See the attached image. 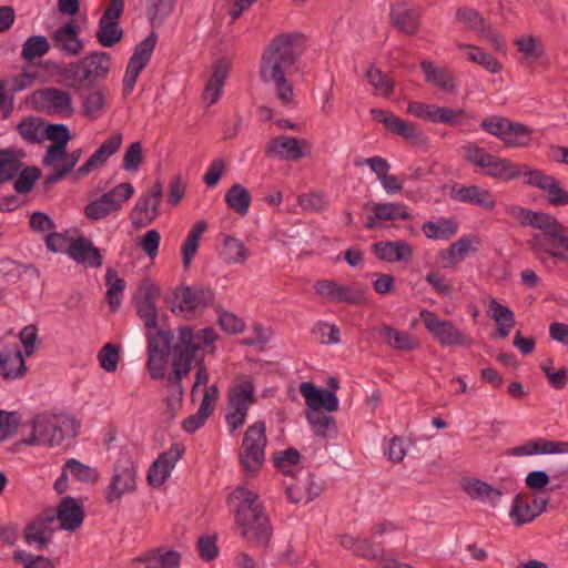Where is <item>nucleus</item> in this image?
I'll return each mask as SVG.
<instances>
[{"label":"nucleus","mask_w":568,"mask_h":568,"mask_svg":"<svg viewBox=\"0 0 568 568\" xmlns=\"http://www.w3.org/2000/svg\"><path fill=\"white\" fill-rule=\"evenodd\" d=\"M531 132L525 124L509 121L501 141L513 148L526 146L531 140Z\"/></svg>","instance_id":"obj_45"},{"label":"nucleus","mask_w":568,"mask_h":568,"mask_svg":"<svg viewBox=\"0 0 568 568\" xmlns=\"http://www.w3.org/2000/svg\"><path fill=\"white\" fill-rule=\"evenodd\" d=\"M123 143V135L119 132L111 134L94 153L78 169L79 176H85L97 168L103 165L115 154Z\"/></svg>","instance_id":"obj_24"},{"label":"nucleus","mask_w":568,"mask_h":568,"mask_svg":"<svg viewBox=\"0 0 568 568\" xmlns=\"http://www.w3.org/2000/svg\"><path fill=\"white\" fill-rule=\"evenodd\" d=\"M160 295V288L150 280H143L134 294L136 313L146 328L158 326V308L155 300Z\"/></svg>","instance_id":"obj_17"},{"label":"nucleus","mask_w":568,"mask_h":568,"mask_svg":"<svg viewBox=\"0 0 568 568\" xmlns=\"http://www.w3.org/2000/svg\"><path fill=\"white\" fill-rule=\"evenodd\" d=\"M13 559L22 564L24 568H54L49 558L44 556H34L23 550L14 552Z\"/></svg>","instance_id":"obj_64"},{"label":"nucleus","mask_w":568,"mask_h":568,"mask_svg":"<svg viewBox=\"0 0 568 568\" xmlns=\"http://www.w3.org/2000/svg\"><path fill=\"white\" fill-rule=\"evenodd\" d=\"M105 100L106 97L104 90L97 89L91 91L82 101L84 115L93 120L98 119L105 106Z\"/></svg>","instance_id":"obj_53"},{"label":"nucleus","mask_w":568,"mask_h":568,"mask_svg":"<svg viewBox=\"0 0 568 568\" xmlns=\"http://www.w3.org/2000/svg\"><path fill=\"white\" fill-rule=\"evenodd\" d=\"M255 387L252 382L244 381L229 390V408L225 419L231 432L244 425L251 405L255 403Z\"/></svg>","instance_id":"obj_12"},{"label":"nucleus","mask_w":568,"mask_h":568,"mask_svg":"<svg viewBox=\"0 0 568 568\" xmlns=\"http://www.w3.org/2000/svg\"><path fill=\"white\" fill-rule=\"evenodd\" d=\"M52 42L65 57H77L83 51V41L78 36V27L73 23H67L58 28L53 36Z\"/></svg>","instance_id":"obj_28"},{"label":"nucleus","mask_w":568,"mask_h":568,"mask_svg":"<svg viewBox=\"0 0 568 568\" xmlns=\"http://www.w3.org/2000/svg\"><path fill=\"white\" fill-rule=\"evenodd\" d=\"M148 369L152 378L164 376L172 346L173 333L170 329H158L148 336Z\"/></svg>","instance_id":"obj_11"},{"label":"nucleus","mask_w":568,"mask_h":568,"mask_svg":"<svg viewBox=\"0 0 568 568\" xmlns=\"http://www.w3.org/2000/svg\"><path fill=\"white\" fill-rule=\"evenodd\" d=\"M111 69V57L108 52L95 51L80 61L70 62L61 70L67 87L81 90L95 87L103 81Z\"/></svg>","instance_id":"obj_5"},{"label":"nucleus","mask_w":568,"mask_h":568,"mask_svg":"<svg viewBox=\"0 0 568 568\" xmlns=\"http://www.w3.org/2000/svg\"><path fill=\"white\" fill-rule=\"evenodd\" d=\"M251 201L248 190L239 183L233 184L225 194L227 206L241 216L247 214Z\"/></svg>","instance_id":"obj_42"},{"label":"nucleus","mask_w":568,"mask_h":568,"mask_svg":"<svg viewBox=\"0 0 568 568\" xmlns=\"http://www.w3.org/2000/svg\"><path fill=\"white\" fill-rule=\"evenodd\" d=\"M382 336L388 346L397 351L409 352L419 347V343L415 336L408 332L399 331L388 325L383 326Z\"/></svg>","instance_id":"obj_37"},{"label":"nucleus","mask_w":568,"mask_h":568,"mask_svg":"<svg viewBox=\"0 0 568 568\" xmlns=\"http://www.w3.org/2000/svg\"><path fill=\"white\" fill-rule=\"evenodd\" d=\"M160 214L158 200L154 202L143 194L138 199L131 211L130 217L135 229L145 227L154 222Z\"/></svg>","instance_id":"obj_35"},{"label":"nucleus","mask_w":568,"mask_h":568,"mask_svg":"<svg viewBox=\"0 0 568 568\" xmlns=\"http://www.w3.org/2000/svg\"><path fill=\"white\" fill-rule=\"evenodd\" d=\"M136 489V466L133 459L123 455L113 465V474L110 484L104 490V499L108 505L120 500L123 495Z\"/></svg>","instance_id":"obj_9"},{"label":"nucleus","mask_w":568,"mask_h":568,"mask_svg":"<svg viewBox=\"0 0 568 568\" xmlns=\"http://www.w3.org/2000/svg\"><path fill=\"white\" fill-rule=\"evenodd\" d=\"M24 540L28 545H34L36 549L42 551L48 548L51 541L50 536H44L43 530H39V524H29L24 528Z\"/></svg>","instance_id":"obj_63"},{"label":"nucleus","mask_w":568,"mask_h":568,"mask_svg":"<svg viewBox=\"0 0 568 568\" xmlns=\"http://www.w3.org/2000/svg\"><path fill=\"white\" fill-rule=\"evenodd\" d=\"M158 34L152 31L145 39L138 43L130 58L123 77V95L128 97L133 92L140 72L146 67L153 54Z\"/></svg>","instance_id":"obj_13"},{"label":"nucleus","mask_w":568,"mask_h":568,"mask_svg":"<svg viewBox=\"0 0 568 568\" xmlns=\"http://www.w3.org/2000/svg\"><path fill=\"white\" fill-rule=\"evenodd\" d=\"M50 50V44L44 36L29 37L22 44L21 55L23 59L31 61L36 58H41Z\"/></svg>","instance_id":"obj_54"},{"label":"nucleus","mask_w":568,"mask_h":568,"mask_svg":"<svg viewBox=\"0 0 568 568\" xmlns=\"http://www.w3.org/2000/svg\"><path fill=\"white\" fill-rule=\"evenodd\" d=\"M207 224L204 221H197L189 232L183 245H182V256H183V265L184 267H189L192 258L194 257L200 239L202 234L206 231Z\"/></svg>","instance_id":"obj_44"},{"label":"nucleus","mask_w":568,"mask_h":568,"mask_svg":"<svg viewBox=\"0 0 568 568\" xmlns=\"http://www.w3.org/2000/svg\"><path fill=\"white\" fill-rule=\"evenodd\" d=\"M65 253L78 264L98 268L103 264V256L91 240L85 236L73 239L67 246Z\"/></svg>","instance_id":"obj_22"},{"label":"nucleus","mask_w":568,"mask_h":568,"mask_svg":"<svg viewBox=\"0 0 568 568\" xmlns=\"http://www.w3.org/2000/svg\"><path fill=\"white\" fill-rule=\"evenodd\" d=\"M45 122L43 119L38 116H28L22 119L17 130L20 136L30 144L41 143L44 139V126Z\"/></svg>","instance_id":"obj_41"},{"label":"nucleus","mask_w":568,"mask_h":568,"mask_svg":"<svg viewBox=\"0 0 568 568\" xmlns=\"http://www.w3.org/2000/svg\"><path fill=\"white\" fill-rule=\"evenodd\" d=\"M300 458V452L290 447L274 455V466L285 475H293L292 467L298 464Z\"/></svg>","instance_id":"obj_62"},{"label":"nucleus","mask_w":568,"mask_h":568,"mask_svg":"<svg viewBox=\"0 0 568 568\" xmlns=\"http://www.w3.org/2000/svg\"><path fill=\"white\" fill-rule=\"evenodd\" d=\"M315 291L318 295L333 303H348L361 305L366 302L365 290L359 284L339 285L332 280L318 281L315 284Z\"/></svg>","instance_id":"obj_16"},{"label":"nucleus","mask_w":568,"mask_h":568,"mask_svg":"<svg viewBox=\"0 0 568 568\" xmlns=\"http://www.w3.org/2000/svg\"><path fill=\"white\" fill-rule=\"evenodd\" d=\"M300 392L308 407L307 410L322 409L333 413L338 409V398L333 390L318 388L312 382H303L300 385Z\"/></svg>","instance_id":"obj_21"},{"label":"nucleus","mask_w":568,"mask_h":568,"mask_svg":"<svg viewBox=\"0 0 568 568\" xmlns=\"http://www.w3.org/2000/svg\"><path fill=\"white\" fill-rule=\"evenodd\" d=\"M240 535L248 542L265 546L272 537V526L260 497L252 490L239 486L229 497Z\"/></svg>","instance_id":"obj_3"},{"label":"nucleus","mask_w":568,"mask_h":568,"mask_svg":"<svg viewBox=\"0 0 568 568\" xmlns=\"http://www.w3.org/2000/svg\"><path fill=\"white\" fill-rule=\"evenodd\" d=\"M64 468L69 469L73 477L83 483L94 484L99 479L97 468L85 465L78 459L70 458L65 462Z\"/></svg>","instance_id":"obj_56"},{"label":"nucleus","mask_w":568,"mask_h":568,"mask_svg":"<svg viewBox=\"0 0 568 568\" xmlns=\"http://www.w3.org/2000/svg\"><path fill=\"white\" fill-rule=\"evenodd\" d=\"M23 156L21 150L0 149V183L11 181L20 170L23 163L20 158Z\"/></svg>","instance_id":"obj_39"},{"label":"nucleus","mask_w":568,"mask_h":568,"mask_svg":"<svg viewBox=\"0 0 568 568\" xmlns=\"http://www.w3.org/2000/svg\"><path fill=\"white\" fill-rule=\"evenodd\" d=\"M457 47L463 50H468L467 58L471 62L484 67L487 71L497 73L501 70V64L498 60L494 55L483 51L480 48L465 43H457Z\"/></svg>","instance_id":"obj_46"},{"label":"nucleus","mask_w":568,"mask_h":568,"mask_svg":"<svg viewBox=\"0 0 568 568\" xmlns=\"http://www.w3.org/2000/svg\"><path fill=\"white\" fill-rule=\"evenodd\" d=\"M142 150V143L139 141L129 144L123 155V170L136 172L140 169L144 161Z\"/></svg>","instance_id":"obj_61"},{"label":"nucleus","mask_w":568,"mask_h":568,"mask_svg":"<svg viewBox=\"0 0 568 568\" xmlns=\"http://www.w3.org/2000/svg\"><path fill=\"white\" fill-rule=\"evenodd\" d=\"M463 490L471 498L491 507L499 505L503 491L477 478H465L460 483Z\"/></svg>","instance_id":"obj_29"},{"label":"nucleus","mask_w":568,"mask_h":568,"mask_svg":"<svg viewBox=\"0 0 568 568\" xmlns=\"http://www.w3.org/2000/svg\"><path fill=\"white\" fill-rule=\"evenodd\" d=\"M306 419L317 436L325 437L331 430L336 432L335 419L322 409L306 412Z\"/></svg>","instance_id":"obj_48"},{"label":"nucleus","mask_w":568,"mask_h":568,"mask_svg":"<svg viewBox=\"0 0 568 568\" xmlns=\"http://www.w3.org/2000/svg\"><path fill=\"white\" fill-rule=\"evenodd\" d=\"M464 159L475 168H478L483 174L491 179L505 182L518 179L523 175V169L508 159L499 158L488 153L484 148L476 143H468L462 148Z\"/></svg>","instance_id":"obj_6"},{"label":"nucleus","mask_w":568,"mask_h":568,"mask_svg":"<svg viewBox=\"0 0 568 568\" xmlns=\"http://www.w3.org/2000/svg\"><path fill=\"white\" fill-rule=\"evenodd\" d=\"M44 139L52 142L43 155V165L51 166L65 155L69 141L72 139L68 125L63 123H50L44 129Z\"/></svg>","instance_id":"obj_18"},{"label":"nucleus","mask_w":568,"mask_h":568,"mask_svg":"<svg viewBox=\"0 0 568 568\" xmlns=\"http://www.w3.org/2000/svg\"><path fill=\"white\" fill-rule=\"evenodd\" d=\"M227 73L229 64L225 60H219L214 63L212 74L203 91V101L207 106L216 103L220 99Z\"/></svg>","instance_id":"obj_33"},{"label":"nucleus","mask_w":568,"mask_h":568,"mask_svg":"<svg viewBox=\"0 0 568 568\" xmlns=\"http://www.w3.org/2000/svg\"><path fill=\"white\" fill-rule=\"evenodd\" d=\"M420 68L426 81L446 91L454 92L457 88L455 77L446 68H438L430 61H423Z\"/></svg>","instance_id":"obj_36"},{"label":"nucleus","mask_w":568,"mask_h":568,"mask_svg":"<svg viewBox=\"0 0 568 568\" xmlns=\"http://www.w3.org/2000/svg\"><path fill=\"white\" fill-rule=\"evenodd\" d=\"M366 79L383 97L388 98L394 91V82L374 65H369L367 69Z\"/></svg>","instance_id":"obj_57"},{"label":"nucleus","mask_w":568,"mask_h":568,"mask_svg":"<svg viewBox=\"0 0 568 568\" xmlns=\"http://www.w3.org/2000/svg\"><path fill=\"white\" fill-rule=\"evenodd\" d=\"M27 373L26 361L18 347L0 352V376L4 379L21 378Z\"/></svg>","instance_id":"obj_32"},{"label":"nucleus","mask_w":568,"mask_h":568,"mask_svg":"<svg viewBox=\"0 0 568 568\" xmlns=\"http://www.w3.org/2000/svg\"><path fill=\"white\" fill-rule=\"evenodd\" d=\"M216 338V332L210 327L203 329H194L190 326L179 327L178 341L173 347V375L169 377V382L180 387L182 378L189 375L191 364L194 361L196 373L192 392L200 385H206L209 374L203 356L206 353L211 354L214 352Z\"/></svg>","instance_id":"obj_2"},{"label":"nucleus","mask_w":568,"mask_h":568,"mask_svg":"<svg viewBox=\"0 0 568 568\" xmlns=\"http://www.w3.org/2000/svg\"><path fill=\"white\" fill-rule=\"evenodd\" d=\"M33 101L38 109H45L60 114L73 113L72 98L68 91L57 88H44L33 94Z\"/></svg>","instance_id":"obj_19"},{"label":"nucleus","mask_w":568,"mask_h":568,"mask_svg":"<svg viewBox=\"0 0 568 568\" xmlns=\"http://www.w3.org/2000/svg\"><path fill=\"white\" fill-rule=\"evenodd\" d=\"M108 285L106 297L112 312H116L121 305L122 292L125 288V281L118 276L116 271L109 268L105 274Z\"/></svg>","instance_id":"obj_47"},{"label":"nucleus","mask_w":568,"mask_h":568,"mask_svg":"<svg viewBox=\"0 0 568 568\" xmlns=\"http://www.w3.org/2000/svg\"><path fill=\"white\" fill-rule=\"evenodd\" d=\"M184 450L185 448L181 444H173L169 450L162 453L148 470L149 484L153 487L161 486L170 476Z\"/></svg>","instance_id":"obj_20"},{"label":"nucleus","mask_w":568,"mask_h":568,"mask_svg":"<svg viewBox=\"0 0 568 568\" xmlns=\"http://www.w3.org/2000/svg\"><path fill=\"white\" fill-rule=\"evenodd\" d=\"M54 516L68 531L77 530L84 520L83 507L71 496L62 498Z\"/></svg>","instance_id":"obj_30"},{"label":"nucleus","mask_w":568,"mask_h":568,"mask_svg":"<svg viewBox=\"0 0 568 568\" xmlns=\"http://www.w3.org/2000/svg\"><path fill=\"white\" fill-rule=\"evenodd\" d=\"M13 187L18 194H28L32 191L36 182L41 175V171L37 166H26L17 174Z\"/></svg>","instance_id":"obj_55"},{"label":"nucleus","mask_w":568,"mask_h":568,"mask_svg":"<svg viewBox=\"0 0 568 568\" xmlns=\"http://www.w3.org/2000/svg\"><path fill=\"white\" fill-rule=\"evenodd\" d=\"M133 194L134 187L130 182L120 183L100 197L88 203L84 207V214L93 221L104 219L111 213L120 211L123 203Z\"/></svg>","instance_id":"obj_10"},{"label":"nucleus","mask_w":568,"mask_h":568,"mask_svg":"<svg viewBox=\"0 0 568 568\" xmlns=\"http://www.w3.org/2000/svg\"><path fill=\"white\" fill-rule=\"evenodd\" d=\"M306 38L303 33H281L265 48L260 68L264 83H273L276 99L283 105H293L294 92L286 75L305 50Z\"/></svg>","instance_id":"obj_1"},{"label":"nucleus","mask_w":568,"mask_h":568,"mask_svg":"<svg viewBox=\"0 0 568 568\" xmlns=\"http://www.w3.org/2000/svg\"><path fill=\"white\" fill-rule=\"evenodd\" d=\"M450 197L486 210H493L496 206V200L491 192L478 185L466 186L455 183L452 186Z\"/></svg>","instance_id":"obj_25"},{"label":"nucleus","mask_w":568,"mask_h":568,"mask_svg":"<svg viewBox=\"0 0 568 568\" xmlns=\"http://www.w3.org/2000/svg\"><path fill=\"white\" fill-rule=\"evenodd\" d=\"M65 434H77V424L73 418L64 415H39L33 419L32 435L26 444L53 447L63 442Z\"/></svg>","instance_id":"obj_8"},{"label":"nucleus","mask_w":568,"mask_h":568,"mask_svg":"<svg viewBox=\"0 0 568 568\" xmlns=\"http://www.w3.org/2000/svg\"><path fill=\"white\" fill-rule=\"evenodd\" d=\"M222 255L227 263H243L247 257V250L240 240L226 236Z\"/></svg>","instance_id":"obj_58"},{"label":"nucleus","mask_w":568,"mask_h":568,"mask_svg":"<svg viewBox=\"0 0 568 568\" xmlns=\"http://www.w3.org/2000/svg\"><path fill=\"white\" fill-rule=\"evenodd\" d=\"M458 223L454 219L442 217L436 222L427 221L422 225V231L426 237L432 240H448L457 233Z\"/></svg>","instance_id":"obj_43"},{"label":"nucleus","mask_w":568,"mask_h":568,"mask_svg":"<svg viewBox=\"0 0 568 568\" xmlns=\"http://www.w3.org/2000/svg\"><path fill=\"white\" fill-rule=\"evenodd\" d=\"M488 315L495 321L497 325L514 326L515 315L514 312L506 305L498 303L495 298L490 297L488 302Z\"/></svg>","instance_id":"obj_60"},{"label":"nucleus","mask_w":568,"mask_h":568,"mask_svg":"<svg viewBox=\"0 0 568 568\" xmlns=\"http://www.w3.org/2000/svg\"><path fill=\"white\" fill-rule=\"evenodd\" d=\"M306 145L305 141L293 136H277L267 143L265 153L280 160L298 161L304 156L303 146Z\"/></svg>","instance_id":"obj_26"},{"label":"nucleus","mask_w":568,"mask_h":568,"mask_svg":"<svg viewBox=\"0 0 568 568\" xmlns=\"http://www.w3.org/2000/svg\"><path fill=\"white\" fill-rule=\"evenodd\" d=\"M422 322L439 345L458 346L466 342V335L450 321L440 320L434 312L424 310L419 314Z\"/></svg>","instance_id":"obj_14"},{"label":"nucleus","mask_w":568,"mask_h":568,"mask_svg":"<svg viewBox=\"0 0 568 568\" xmlns=\"http://www.w3.org/2000/svg\"><path fill=\"white\" fill-rule=\"evenodd\" d=\"M371 114L375 121L383 123L384 128L388 132L399 135L416 145H424L427 143V138L423 131H420L415 124L400 119L394 113L382 109H372Z\"/></svg>","instance_id":"obj_15"},{"label":"nucleus","mask_w":568,"mask_h":568,"mask_svg":"<svg viewBox=\"0 0 568 568\" xmlns=\"http://www.w3.org/2000/svg\"><path fill=\"white\" fill-rule=\"evenodd\" d=\"M456 19L464 23L467 29L479 32L480 36L486 34L487 26L483 16L474 8L460 7L456 11Z\"/></svg>","instance_id":"obj_52"},{"label":"nucleus","mask_w":568,"mask_h":568,"mask_svg":"<svg viewBox=\"0 0 568 568\" xmlns=\"http://www.w3.org/2000/svg\"><path fill=\"white\" fill-rule=\"evenodd\" d=\"M419 8L409 7L404 1H398L390 7V23L402 33L415 34L420 26Z\"/></svg>","instance_id":"obj_23"},{"label":"nucleus","mask_w":568,"mask_h":568,"mask_svg":"<svg viewBox=\"0 0 568 568\" xmlns=\"http://www.w3.org/2000/svg\"><path fill=\"white\" fill-rule=\"evenodd\" d=\"M372 251L378 260L388 263L408 262L413 257V246L404 240L376 242Z\"/></svg>","instance_id":"obj_27"},{"label":"nucleus","mask_w":568,"mask_h":568,"mask_svg":"<svg viewBox=\"0 0 568 568\" xmlns=\"http://www.w3.org/2000/svg\"><path fill=\"white\" fill-rule=\"evenodd\" d=\"M509 517L514 524L519 527L529 524L537 518L530 503V495L519 493L515 496L509 510Z\"/></svg>","instance_id":"obj_38"},{"label":"nucleus","mask_w":568,"mask_h":568,"mask_svg":"<svg viewBox=\"0 0 568 568\" xmlns=\"http://www.w3.org/2000/svg\"><path fill=\"white\" fill-rule=\"evenodd\" d=\"M530 226L541 231L527 241V246L538 261L545 263L546 256L551 257V253L561 248H565V254H568L566 227L555 216L534 211Z\"/></svg>","instance_id":"obj_4"},{"label":"nucleus","mask_w":568,"mask_h":568,"mask_svg":"<svg viewBox=\"0 0 568 568\" xmlns=\"http://www.w3.org/2000/svg\"><path fill=\"white\" fill-rule=\"evenodd\" d=\"M95 37L101 45L111 48L122 39L123 30L119 22L100 19Z\"/></svg>","instance_id":"obj_49"},{"label":"nucleus","mask_w":568,"mask_h":568,"mask_svg":"<svg viewBox=\"0 0 568 568\" xmlns=\"http://www.w3.org/2000/svg\"><path fill=\"white\" fill-rule=\"evenodd\" d=\"M135 568H180V554L161 548L150 550L145 556L135 559Z\"/></svg>","instance_id":"obj_34"},{"label":"nucleus","mask_w":568,"mask_h":568,"mask_svg":"<svg viewBox=\"0 0 568 568\" xmlns=\"http://www.w3.org/2000/svg\"><path fill=\"white\" fill-rule=\"evenodd\" d=\"M515 43L518 48V51L524 54V58L527 60H538L544 55V47L540 41H538L532 36H523L515 40Z\"/></svg>","instance_id":"obj_59"},{"label":"nucleus","mask_w":568,"mask_h":568,"mask_svg":"<svg viewBox=\"0 0 568 568\" xmlns=\"http://www.w3.org/2000/svg\"><path fill=\"white\" fill-rule=\"evenodd\" d=\"M266 445L265 423L258 420L248 426L239 448V462L246 476H255L263 467Z\"/></svg>","instance_id":"obj_7"},{"label":"nucleus","mask_w":568,"mask_h":568,"mask_svg":"<svg viewBox=\"0 0 568 568\" xmlns=\"http://www.w3.org/2000/svg\"><path fill=\"white\" fill-rule=\"evenodd\" d=\"M176 297L180 300L181 311H197L205 308L214 300V293L209 287L186 286Z\"/></svg>","instance_id":"obj_31"},{"label":"nucleus","mask_w":568,"mask_h":568,"mask_svg":"<svg viewBox=\"0 0 568 568\" xmlns=\"http://www.w3.org/2000/svg\"><path fill=\"white\" fill-rule=\"evenodd\" d=\"M146 1V16L150 23L155 27L163 23V21L172 13L175 0H145Z\"/></svg>","instance_id":"obj_50"},{"label":"nucleus","mask_w":568,"mask_h":568,"mask_svg":"<svg viewBox=\"0 0 568 568\" xmlns=\"http://www.w3.org/2000/svg\"><path fill=\"white\" fill-rule=\"evenodd\" d=\"M379 221L409 220L410 214L402 203H376L372 207Z\"/></svg>","instance_id":"obj_51"},{"label":"nucleus","mask_w":568,"mask_h":568,"mask_svg":"<svg viewBox=\"0 0 568 568\" xmlns=\"http://www.w3.org/2000/svg\"><path fill=\"white\" fill-rule=\"evenodd\" d=\"M321 490L322 487L314 484L310 475L306 480H296L286 487L287 497L294 504L310 503L320 495Z\"/></svg>","instance_id":"obj_40"}]
</instances>
